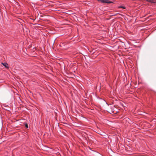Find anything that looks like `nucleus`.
I'll return each mask as SVG.
<instances>
[{
  "instance_id": "nucleus-1",
  "label": "nucleus",
  "mask_w": 156,
  "mask_h": 156,
  "mask_svg": "<svg viewBox=\"0 0 156 156\" xmlns=\"http://www.w3.org/2000/svg\"><path fill=\"white\" fill-rule=\"evenodd\" d=\"M98 1H100L102 3H108L110 4L113 3V2L111 1H110L108 0H98Z\"/></svg>"
},
{
  "instance_id": "nucleus-2",
  "label": "nucleus",
  "mask_w": 156,
  "mask_h": 156,
  "mask_svg": "<svg viewBox=\"0 0 156 156\" xmlns=\"http://www.w3.org/2000/svg\"><path fill=\"white\" fill-rule=\"evenodd\" d=\"M2 64L6 68H8L9 66L8 64L6 62L2 63Z\"/></svg>"
},
{
  "instance_id": "nucleus-3",
  "label": "nucleus",
  "mask_w": 156,
  "mask_h": 156,
  "mask_svg": "<svg viewBox=\"0 0 156 156\" xmlns=\"http://www.w3.org/2000/svg\"><path fill=\"white\" fill-rule=\"evenodd\" d=\"M119 8H122V9H126V7L125 6H119Z\"/></svg>"
},
{
  "instance_id": "nucleus-4",
  "label": "nucleus",
  "mask_w": 156,
  "mask_h": 156,
  "mask_svg": "<svg viewBox=\"0 0 156 156\" xmlns=\"http://www.w3.org/2000/svg\"><path fill=\"white\" fill-rule=\"evenodd\" d=\"M119 14V13H114V14H113L112 15V16H116L118 14Z\"/></svg>"
},
{
  "instance_id": "nucleus-5",
  "label": "nucleus",
  "mask_w": 156,
  "mask_h": 156,
  "mask_svg": "<svg viewBox=\"0 0 156 156\" xmlns=\"http://www.w3.org/2000/svg\"><path fill=\"white\" fill-rule=\"evenodd\" d=\"M25 127H28V125L27 124H26Z\"/></svg>"
},
{
  "instance_id": "nucleus-6",
  "label": "nucleus",
  "mask_w": 156,
  "mask_h": 156,
  "mask_svg": "<svg viewBox=\"0 0 156 156\" xmlns=\"http://www.w3.org/2000/svg\"><path fill=\"white\" fill-rule=\"evenodd\" d=\"M58 127H59V125H58Z\"/></svg>"
},
{
  "instance_id": "nucleus-7",
  "label": "nucleus",
  "mask_w": 156,
  "mask_h": 156,
  "mask_svg": "<svg viewBox=\"0 0 156 156\" xmlns=\"http://www.w3.org/2000/svg\"><path fill=\"white\" fill-rule=\"evenodd\" d=\"M2 127H3L2 125Z\"/></svg>"
},
{
  "instance_id": "nucleus-8",
  "label": "nucleus",
  "mask_w": 156,
  "mask_h": 156,
  "mask_svg": "<svg viewBox=\"0 0 156 156\" xmlns=\"http://www.w3.org/2000/svg\"><path fill=\"white\" fill-rule=\"evenodd\" d=\"M76 127H78V126H76Z\"/></svg>"
}]
</instances>
